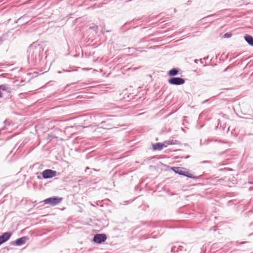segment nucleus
<instances>
[{"label": "nucleus", "instance_id": "f03ea898", "mask_svg": "<svg viewBox=\"0 0 253 253\" xmlns=\"http://www.w3.org/2000/svg\"><path fill=\"white\" fill-rule=\"evenodd\" d=\"M172 169L176 173L179 174V175H183L193 179L198 178V176L193 175L192 174L187 171V169L184 168L173 167L172 168Z\"/></svg>", "mask_w": 253, "mask_h": 253}, {"label": "nucleus", "instance_id": "0eeeda50", "mask_svg": "<svg viewBox=\"0 0 253 253\" xmlns=\"http://www.w3.org/2000/svg\"><path fill=\"white\" fill-rule=\"evenodd\" d=\"M28 240V238L27 236H23L20 238L17 239L16 240L11 242L10 243L11 245L20 246L26 243Z\"/></svg>", "mask_w": 253, "mask_h": 253}, {"label": "nucleus", "instance_id": "20e7f679", "mask_svg": "<svg viewBox=\"0 0 253 253\" xmlns=\"http://www.w3.org/2000/svg\"><path fill=\"white\" fill-rule=\"evenodd\" d=\"M168 82L170 84L181 85L185 83V80L180 77H172L169 79Z\"/></svg>", "mask_w": 253, "mask_h": 253}, {"label": "nucleus", "instance_id": "f257e3e1", "mask_svg": "<svg viewBox=\"0 0 253 253\" xmlns=\"http://www.w3.org/2000/svg\"><path fill=\"white\" fill-rule=\"evenodd\" d=\"M41 51V47L39 45L37 46L36 44L33 43L30 45L28 49L29 57L32 59H36L37 56L39 55Z\"/></svg>", "mask_w": 253, "mask_h": 253}, {"label": "nucleus", "instance_id": "4468645a", "mask_svg": "<svg viewBox=\"0 0 253 253\" xmlns=\"http://www.w3.org/2000/svg\"><path fill=\"white\" fill-rule=\"evenodd\" d=\"M164 145V147H167L168 145H170L169 140L165 141L163 143H162Z\"/></svg>", "mask_w": 253, "mask_h": 253}, {"label": "nucleus", "instance_id": "5701e85b", "mask_svg": "<svg viewBox=\"0 0 253 253\" xmlns=\"http://www.w3.org/2000/svg\"><path fill=\"white\" fill-rule=\"evenodd\" d=\"M190 2H191L190 0L188 1V3H190Z\"/></svg>", "mask_w": 253, "mask_h": 253}, {"label": "nucleus", "instance_id": "4be33fe9", "mask_svg": "<svg viewBox=\"0 0 253 253\" xmlns=\"http://www.w3.org/2000/svg\"><path fill=\"white\" fill-rule=\"evenodd\" d=\"M88 169H89V168H88V167H86V169H85V170H88Z\"/></svg>", "mask_w": 253, "mask_h": 253}, {"label": "nucleus", "instance_id": "7ed1b4c3", "mask_svg": "<svg viewBox=\"0 0 253 253\" xmlns=\"http://www.w3.org/2000/svg\"><path fill=\"white\" fill-rule=\"evenodd\" d=\"M62 200V198L52 197L45 199L43 201V202L45 204H47L52 206H54L60 203L61 202Z\"/></svg>", "mask_w": 253, "mask_h": 253}, {"label": "nucleus", "instance_id": "2eb2a0df", "mask_svg": "<svg viewBox=\"0 0 253 253\" xmlns=\"http://www.w3.org/2000/svg\"><path fill=\"white\" fill-rule=\"evenodd\" d=\"M169 140V143H170V145L177 144H178V141L176 140Z\"/></svg>", "mask_w": 253, "mask_h": 253}, {"label": "nucleus", "instance_id": "ddd939ff", "mask_svg": "<svg viewBox=\"0 0 253 253\" xmlns=\"http://www.w3.org/2000/svg\"><path fill=\"white\" fill-rule=\"evenodd\" d=\"M178 73V69L176 68H173L169 71L168 75L170 76L173 77L176 75Z\"/></svg>", "mask_w": 253, "mask_h": 253}, {"label": "nucleus", "instance_id": "412c9836", "mask_svg": "<svg viewBox=\"0 0 253 253\" xmlns=\"http://www.w3.org/2000/svg\"><path fill=\"white\" fill-rule=\"evenodd\" d=\"M3 42L2 38L0 37V44L1 43Z\"/></svg>", "mask_w": 253, "mask_h": 253}, {"label": "nucleus", "instance_id": "f8f14e48", "mask_svg": "<svg viewBox=\"0 0 253 253\" xmlns=\"http://www.w3.org/2000/svg\"><path fill=\"white\" fill-rule=\"evenodd\" d=\"M164 145L162 143H157L153 145L154 150H161L164 148Z\"/></svg>", "mask_w": 253, "mask_h": 253}, {"label": "nucleus", "instance_id": "6ab92c4d", "mask_svg": "<svg viewBox=\"0 0 253 253\" xmlns=\"http://www.w3.org/2000/svg\"><path fill=\"white\" fill-rule=\"evenodd\" d=\"M229 68H230V67H229V66L227 67L226 68H225V69L223 71V72H224L227 71L228 70V69Z\"/></svg>", "mask_w": 253, "mask_h": 253}, {"label": "nucleus", "instance_id": "dca6fc26", "mask_svg": "<svg viewBox=\"0 0 253 253\" xmlns=\"http://www.w3.org/2000/svg\"><path fill=\"white\" fill-rule=\"evenodd\" d=\"M232 36V34L230 33H226L224 35V38H229Z\"/></svg>", "mask_w": 253, "mask_h": 253}, {"label": "nucleus", "instance_id": "6e6552de", "mask_svg": "<svg viewBox=\"0 0 253 253\" xmlns=\"http://www.w3.org/2000/svg\"><path fill=\"white\" fill-rule=\"evenodd\" d=\"M11 235L12 234L9 232L3 233L0 236V245L8 241Z\"/></svg>", "mask_w": 253, "mask_h": 253}, {"label": "nucleus", "instance_id": "f3484780", "mask_svg": "<svg viewBox=\"0 0 253 253\" xmlns=\"http://www.w3.org/2000/svg\"><path fill=\"white\" fill-rule=\"evenodd\" d=\"M71 70H63V71H58V73H63V72H71Z\"/></svg>", "mask_w": 253, "mask_h": 253}, {"label": "nucleus", "instance_id": "39448f33", "mask_svg": "<svg viewBox=\"0 0 253 253\" xmlns=\"http://www.w3.org/2000/svg\"><path fill=\"white\" fill-rule=\"evenodd\" d=\"M57 172L50 169H47L42 172V176L44 179L51 178L56 175Z\"/></svg>", "mask_w": 253, "mask_h": 253}, {"label": "nucleus", "instance_id": "a211bd4d", "mask_svg": "<svg viewBox=\"0 0 253 253\" xmlns=\"http://www.w3.org/2000/svg\"><path fill=\"white\" fill-rule=\"evenodd\" d=\"M210 161H202L201 162V163H210Z\"/></svg>", "mask_w": 253, "mask_h": 253}, {"label": "nucleus", "instance_id": "9d476101", "mask_svg": "<svg viewBox=\"0 0 253 253\" xmlns=\"http://www.w3.org/2000/svg\"><path fill=\"white\" fill-rule=\"evenodd\" d=\"M29 16L27 15H24L18 18L16 21L15 23H17L18 21H22V24H25L29 21Z\"/></svg>", "mask_w": 253, "mask_h": 253}, {"label": "nucleus", "instance_id": "aec40b11", "mask_svg": "<svg viewBox=\"0 0 253 253\" xmlns=\"http://www.w3.org/2000/svg\"><path fill=\"white\" fill-rule=\"evenodd\" d=\"M178 249L180 250V251H182V247L181 246H179V248H178Z\"/></svg>", "mask_w": 253, "mask_h": 253}, {"label": "nucleus", "instance_id": "9b49d317", "mask_svg": "<svg viewBox=\"0 0 253 253\" xmlns=\"http://www.w3.org/2000/svg\"><path fill=\"white\" fill-rule=\"evenodd\" d=\"M244 38L249 45L253 46V38L251 36L247 34L245 36Z\"/></svg>", "mask_w": 253, "mask_h": 253}, {"label": "nucleus", "instance_id": "1a4fd4ad", "mask_svg": "<svg viewBox=\"0 0 253 253\" xmlns=\"http://www.w3.org/2000/svg\"><path fill=\"white\" fill-rule=\"evenodd\" d=\"M3 92H10V88L7 84H4L0 85V98H2L3 96Z\"/></svg>", "mask_w": 253, "mask_h": 253}, {"label": "nucleus", "instance_id": "423d86ee", "mask_svg": "<svg viewBox=\"0 0 253 253\" xmlns=\"http://www.w3.org/2000/svg\"><path fill=\"white\" fill-rule=\"evenodd\" d=\"M107 239V236L105 234H97L94 236L93 241L97 244H101Z\"/></svg>", "mask_w": 253, "mask_h": 253}]
</instances>
